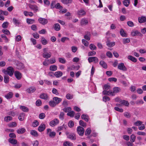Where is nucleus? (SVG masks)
<instances>
[{
	"label": "nucleus",
	"mask_w": 146,
	"mask_h": 146,
	"mask_svg": "<svg viewBox=\"0 0 146 146\" xmlns=\"http://www.w3.org/2000/svg\"><path fill=\"white\" fill-rule=\"evenodd\" d=\"M121 91V89L118 87H115L113 89V91H106L104 90L103 92V94L104 95H111L114 96L115 94L118 93Z\"/></svg>",
	"instance_id": "1"
},
{
	"label": "nucleus",
	"mask_w": 146,
	"mask_h": 146,
	"mask_svg": "<svg viewBox=\"0 0 146 146\" xmlns=\"http://www.w3.org/2000/svg\"><path fill=\"white\" fill-rule=\"evenodd\" d=\"M14 70L13 68L11 67H8L7 70L3 69L2 70V72L5 74H8L9 76H11L13 74Z\"/></svg>",
	"instance_id": "2"
},
{
	"label": "nucleus",
	"mask_w": 146,
	"mask_h": 146,
	"mask_svg": "<svg viewBox=\"0 0 146 146\" xmlns=\"http://www.w3.org/2000/svg\"><path fill=\"white\" fill-rule=\"evenodd\" d=\"M44 52L43 53L42 56L43 57L46 59H48L50 58L51 56V53L49 52H47V48H44L43 50Z\"/></svg>",
	"instance_id": "3"
},
{
	"label": "nucleus",
	"mask_w": 146,
	"mask_h": 146,
	"mask_svg": "<svg viewBox=\"0 0 146 146\" xmlns=\"http://www.w3.org/2000/svg\"><path fill=\"white\" fill-rule=\"evenodd\" d=\"M65 133L68 138L74 140L76 139V137L74 133H70L68 131H66Z\"/></svg>",
	"instance_id": "4"
},
{
	"label": "nucleus",
	"mask_w": 146,
	"mask_h": 146,
	"mask_svg": "<svg viewBox=\"0 0 146 146\" xmlns=\"http://www.w3.org/2000/svg\"><path fill=\"white\" fill-rule=\"evenodd\" d=\"M77 131L79 135L80 136L83 135L84 131V130L83 128L81 126H78L77 127Z\"/></svg>",
	"instance_id": "5"
},
{
	"label": "nucleus",
	"mask_w": 146,
	"mask_h": 146,
	"mask_svg": "<svg viewBox=\"0 0 146 146\" xmlns=\"http://www.w3.org/2000/svg\"><path fill=\"white\" fill-rule=\"evenodd\" d=\"M59 120L55 118L51 121L49 123L50 125L52 127H54L58 124Z\"/></svg>",
	"instance_id": "6"
},
{
	"label": "nucleus",
	"mask_w": 146,
	"mask_h": 146,
	"mask_svg": "<svg viewBox=\"0 0 146 146\" xmlns=\"http://www.w3.org/2000/svg\"><path fill=\"white\" fill-rule=\"evenodd\" d=\"M47 134L51 137H54L56 135L55 132L54 131H52L51 129H47Z\"/></svg>",
	"instance_id": "7"
},
{
	"label": "nucleus",
	"mask_w": 146,
	"mask_h": 146,
	"mask_svg": "<svg viewBox=\"0 0 146 146\" xmlns=\"http://www.w3.org/2000/svg\"><path fill=\"white\" fill-rule=\"evenodd\" d=\"M88 60L89 62L90 63L93 62L94 63H96L98 62V58L96 57L93 56L89 57L88 58Z\"/></svg>",
	"instance_id": "8"
},
{
	"label": "nucleus",
	"mask_w": 146,
	"mask_h": 146,
	"mask_svg": "<svg viewBox=\"0 0 146 146\" xmlns=\"http://www.w3.org/2000/svg\"><path fill=\"white\" fill-rule=\"evenodd\" d=\"M117 68L118 69L124 71H126L127 70V68L123 63L119 64L118 65Z\"/></svg>",
	"instance_id": "9"
},
{
	"label": "nucleus",
	"mask_w": 146,
	"mask_h": 146,
	"mask_svg": "<svg viewBox=\"0 0 146 146\" xmlns=\"http://www.w3.org/2000/svg\"><path fill=\"white\" fill-rule=\"evenodd\" d=\"M9 142L13 145H16L18 146L17 141L14 139L10 138L9 139Z\"/></svg>",
	"instance_id": "10"
},
{
	"label": "nucleus",
	"mask_w": 146,
	"mask_h": 146,
	"mask_svg": "<svg viewBox=\"0 0 146 146\" xmlns=\"http://www.w3.org/2000/svg\"><path fill=\"white\" fill-rule=\"evenodd\" d=\"M38 21L39 23L43 25H44L48 22L47 19L43 18H40L38 19Z\"/></svg>",
	"instance_id": "11"
},
{
	"label": "nucleus",
	"mask_w": 146,
	"mask_h": 146,
	"mask_svg": "<svg viewBox=\"0 0 146 146\" xmlns=\"http://www.w3.org/2000/svg\"><path fill=\"white\" fill-rule=\"evenodd\" d=\"M15 76L18 80H20L22 78L21 74L18 71H16L14 73Z\"/></svg>",
	"instance_id": "12"
},
{
	"label": "nucleus",
	"mask_w": 146,
	"mask_h": 146,
	"mask_svg": "<svg viewBox=\"0 0 146 146\" xmlns=\"http://www.w3.org/2000/svg\"><path fill=\"white\" fill-rule=\"evenodd\" d=\"M45 125L42 123L40 125L38 128V130L40 132H42L45 129Z\"/></svg>",
	"instance_id": "13"
},
{
	"label": "nucleus",
	"mask_w": 146,
	"mask_h": 146,
	"mask_svg": "<svg viewBox=\"0 0 146 146\" xmlns=\"http://www.w3.org/2000/svg\"><path fill=\"white\" fill-rule=\"evenodd\" d=\"M67 127V125L65 123H64L63 125L61 126H59L57 128V131H58L62 130L64 129H66Z\"/></svg>",
	"instance_id": "14"
},
{
	"label": "nucleus",
	"mask_w": 146,
	"mask_h": 146,
	"mask_svg": "<svg viewBox=\"0 0 146 146\" xmlns=\"http://www.w3.org/2000/svg\"><path fill=\"white\" fill-rule=\"evenodd\" d=\"M29 8L33 10L35 12H36L38 10V7L37 6L29 4Z\"/></svg>",
	"instance_id": "15"
},
{
	"label": "nucleus",
	"mask_w": 146,
	"mask_h": 146,
	"mask_svg": "<svg viewBox=\"0 0 146 146\" xmlns=\"http://www.w3.org/2000/svg\"><path fill=\"white\" fill-rule=\"evenodd\" d=\"M131 35L133 36L139 35L141 36L142 35L138 31H133L131 33Z\"/></svg>",
	"instance_id": "16"
},
{
	"label": "nucleus",
	"mask_w": 146,
	"mask_h": 146,
	"mask_svg": "<svg viewBox=\"0 0 146 146\" xmlns=\"http://www.w3.org/2000/svg\"><path fill=\"white\" fill-rule=\"evenodd\" d=\"M63 75L62 72L60 71H58L55 72L54 75L56 78H59L62 76Z\"/></svg>",
	"instance_id": "17"
},
{
	"label": "nucleus",
	"mask_w": 146,
	"mask_h": 146,
	"mask_svg": "<svg viewBox=\"0 0 146 146\" xmlns=\"http://www.w3.org/2000/svg\"><path fill=\"white\" fill-rule=\"evenodd\" d=\"M88 23L87 20L85 19H82L80 22V24L82 25L85 26L87 25Z\"/></svg>",
	"instance_id": "18"
},
{
	"label": "nucleus",
	"mask_w": 146,
	"mask_h": 146,
	"mask_svg": "<svg viewBox=\"0 0 146 146\" xmlns=\"http://www.w3.org/2000/svg\"><path fill=\"white\" fill-rule=\"evenodd\" d=\"M25 113H21L19 114L18 117V119L21 121H23L25 119Z\"/></svg>",
	"instance_id": "19"
},
{
	"label": "nucleus",
	"mask_w": 146,
	"mask_h": 146,
	"mask_svg": "<svg viewBox=\"0 0 146 146\" xmlns=\"http://www.w3.org/2000/svg\"><path fill=\"white\" fill-rule=\"evenodd\" d=\"M138 20L139 22L140 23H144L146 21V18L144 17H139Z\"/></svg>",
	"instance_id": "20"
},
{
	"label": "nucleus",
	"mask_w": 146,
	"mask_h": 146,
	"mask_svg": "<svg viewBox=\"0 0 146 146\" xmlns=\"http://www.w3.org/2000/svg\"><path fill=\"white\" fill-rule=\"evenodd\" d=\"M19 108L23 111L25 112H27L29 111V109L27 107L24 106H20Z\"/></svg>",
	"instance_id": "21"
},
{
	"label": "nucleus",
	"mask_w": 146,
	"mask_h": 146,
	"mask_svg": "<svg viewBox=\"0 0 146 146\" xmlns=\"http://www.w3.org/2000/svg\"><path fill=\"white\" fill-rule=\"evenodd\" d=\"M120 103L122 105V106L124 105L125 106H128L129 105V103L127 101L124 100L120 101Z\"/></svg>",
	"instance_id": "22"
},
{
	"label": "nucleus",
	"mask_w": 146,
	"mask_h": 146,
	"mask_svg": "<svg viewBox=\"0 0 146 146\" xmlns=\"http://www.w3.org/2000/svg\"><path fill=\"white\" fill-rule=\"evenodd\" d=\"M53 101H54L56 104H59L62 101V99L57 97H54L53 98Z\"/></svg>",
	"instance_id": "23"
},
{
	"label": "nucleus",
	"mask_w": 146,
	"mask_h": 146,
	"mask_svg": "<svg viewBox=\"0 0 146 146\" xmlns=\"http://www.w3.org/2000/svg\"><path fill=\"white\" fill-rule=\"evenodd\" d=\"M13 95V93L12 92H10L6 94L5 96V97L7 99H9L12 97Z\"/></svg>",
	"instance_id": "24"
},
{
	"label": "nucleus",
	"mask_w": 146,
	"mask_h": 146,
	"mask_svg": "<svg viewBox=\"0 0 146 146\" xmlns=\"http://www.w3.org/2000/svg\"><path fill=\"white\" fill-rule=\"evenodd\" d=\"M17 68L19 69H22L24 67L23 64L20 62H18L17 64Z\"/></svg>",
	"instance_id": "25"
},
{
	"label": "nucleus",
	"mask_w": 146,
	"mask_h": 146,
	"mask_svg": "<svg viewBox=\"0 0 146 146\" xmlns=\"http://www.w3.org/2000/svg\"><path fill=\"white\" fill-rule=\"evenodd\" d=\"M35 90L34 88L31 87L27 89L26 91L28 93H32L34 92Z\"/></svg>",
	"instance_id": "26"
},
{
	"label": "nucleus",
	"mask_w": 146,
	"mask_h": 146,
	"mask_svg": "<svg viewBox=\"0 0 146 146\" xmlns=\"http://www.w3.org/2000/svg\"><path fill=\"white\" fill-rule=\"evenodd\" d=\"M25 131V129L24 128H22L18 129L17 130V132L19 134H21L24 133Z\"/></svg>",
	"instance_id": "27"
},
{
	"label": "nucleus",
	"mask_w": 146,
	"mask_h": 146,
	"mask_svg": "<svg viewBox=\"0 0 146 146\" xmlns=\"http://www.w3.org/2000/svg\"><path fill=\"white\" fill-rule=\"evenodd\" d=\"M78 14L80 16H83L86 15V12L84 10L80 9L78 11Z\"/></svg>",
	"instance_id": "28"
},
{
	"label": "nucleus",
	"mask_w": 146,
	"mask_h": 146,
	"mask_svg": "<svg viewBox=\"0 0 146 146\" xmlns=\"http://www.w3.org/2000/svg\"><path fill=\"white\" fill-rule=\"evenodd\" d=\"M127 58L129 60L134 62H136L137 61V59L135 58L131 55L128 56Z\"/></svg>",
	"instance_id": "29"
},
{
	"label": "nucleus",
	"mask_w": 146,
	"mask_h": 146,
	"mask_svg": "<svg viewBox=\"0 0 146 146\" xmlns=\"http://www.w3.org/2000/svg\"><path fill=\"white\" fill-rule=\"evenodd\" d=\"M41 42L43 45H45L48 43L47 40L44 37H41Z\"/></svg>",
	"instance_id": "30"
},
{
	"label": "nucleus",
	"mask_w": 146,
	"mask_h": 146,
	"mask_svg": "<svg viewBox=\"0 0 146 146\" xmlns=\"http://www.w3.org/2000/svg\"><path fill=\"white\" fill-rule=\"evenodd\" d=\"M30 133L32 135L35 137H37L38 135L37 132L35 130H31Z\"/></svg>",
	"instance_id": "31"
},
{
	"label": "nucleus",
	"mask_w": 146,
	"mask_h": 146,
	"mask_svg": "<svg viewBox=\"0 0 146 146\" xmlns=\"http://www.w3.org/2000/svg\"><path fill=\"white\" fill-rule=\"evenodd\" d=\"M57 67L55 65H51L50 66L49 69L52 71H55L57 70Z\"/></svg>",
	"instance_id": "32"
},
{
	"label": "nucleus",
	"mask_w": 146,
	"mask_h": 146,
	"mask_svg": "<svg viewBox=\"0 0 146 146\" xmlns=\"http://www.w3.org/2000/svg\"><path fill=\"white\" fill-rule=\"evenodd\" d=\"M100 64L104 68H107V65L103 61H101L100 62Z\"/></svg>",
	"instance_id": "33"
},
{
	"label": "nucleus",
	"mask_w": 146,
	"mask_h": 146,
	"mask_svg": "<svg viewBox=\"0 0 146 146\" xmlns=\"http://www.w3.org/2000/svg\"><path fill=\"white\" fill-rule=\"evenodd\" d=\"M12 117L10 116H7L5 117L4 118V121L6 122H8L9 121H11L12 119Z\"/></svg>",
	"instance_id": "34"
},
{
	"label": "nucleus",
	"mask_w": 146,
	"mask_h": 146,
	"mask_svg": "<svg viewBox=\"0 0 146 146\" xmlns=\"http://www.w3.org/2000/svg\"><path fill=\"white\" fill-rule=\"evenodd\" d=\"M40 98L42 99L46 100L48 98V96L47 94L43 93L41 94L40 96Z\"/></svg>",
	"instance_id": "35"
},
{
	"label": "nucleus",
	"mask_w": 146,
	"mask_h": 146,
	"mask_svg": "<svg viewBox=\"0 0 146 146\" xmlns=\"http://www.w3.org/2000/svg\"><path fill=\"white\" fill-rule=\"evenodd\" d=\"M81 117L82 119L86 121H88L89 118L87 115L83 114L82 115Z\"/></svg>",
	"instance_id": "36"
},
{
	"label": "nucleus",
	"mask_w": 146,
	"mask_h": 146,
	"mask_svg": "<svg viewBox=\"0 0 146 146\" xmlns=\"http://www.w3.org/2000/svg\"><path fill=\"white\" fill-rule=\"evenodd\" d=\"M54 29L56 31H59L60 29V26L58 23L55 24L54 26Z\"/></svg>",
	"instance_id": "37"
},
{
	"label": "nucleus",
	"mask_w": 146,
	"mask_h": 146,
	"mask_svg": "<svg viewBox=\"0 0 146 146\" xmlns=\"http://www.w3.org/2000/svg\"><path fill=\"white\" fill-rule=\"evenodd\" d=\"M120 33L121 35L123 37H127V34L123 29H121Z\"/></svg>",
	"instance_id": "38"
},
{
	"label": "nucleus",
	"mask_w": 146,
	"mask_h": 146,
	"mask_svg": "<svg viewBox=\"0 0 146 146\" xmlns=\"http://www.w3.org/2000/svg\"><path fill=\"white\" fill-rule=\"evenodd\" d=\"M72 0H61V2L65 4H70L72 2Z\"/></svg>",
	"instance_id": "39"
},
{
	"label": "nucleus",
	"mask_w": 146,
	"mask_h": 146,
	"mask_svg": "<svg viewBox=\"0 0 146 146\" xmlns=\"http://www.w3.org/2000/svg\"><path fill=\"white\" fill-rule=\"evenodd\" d=\"M4 80L5 83H7L9 80V77L7 75H5L4 76Z\"/></svg>",
	"instance_id": "40"
},
{
	"label": "nucleus",
	"mask_w": 146,
	"mask_h": 146,
	"mask_svg": "<svg viewBox=\"0 0 146 146\" xmlns=\"http://www.w3.org/2000/svg\"><path fill=\"white\" fill-rule=\"evenodd\" d=\"M43 65L45 66H48L50 64L49 59H45L42 63Z\"/></svg>",
	"instance_id": "41"
},
{
	"label": "nucleus",
	"mask_w": 146,
	"mask_h": 146,
	"mask_svg": "<svg viewBox=\"0 0 146 146\" xmlns=\"http://www.w3.org/2000/svg\"><path fill=\"white\" fill-rule=\"evenodd\" d=\"M115 45L114 42H110L109 41L107 42V45L109 47H111Z\"/></svg>",
	"instance_id": "42"
},
{
	"label": "nucleus",
	"mask_w": 146,
	"mask_h": 146,
	"mask_svg": "<svg viewBox=\"0 0 146 146\" xmlns=\"http://www.w3.org/2000/svg\"><path fill=\"white\" fill-rule=\"evenodd\" d=\"M130 3V0H124L123 2V4L126 7H128Z\"/></svg>",
	"instance_id": "43"
},
{
	"label": "nucleus",
	"mask_w": 146,
	"mask_h": 146,
	"mask_svg": "<svg viewBox=\"0 0 146 146\" xmlns=\"http://www.w3.org/2000/svg\"><path fill=\"white\" fill-rule=\"evenodd\" d=\"M24 15L26 16L29 15L30 16H32L33 14L31 12H28L26 11H25L24 12Z\"/></svg>",
	"instance_id": "44"
},
{
	"label": "nucleus",
	"mask_w": 146,
	"mask_h": 146,
	"mask_svg": "<svg viewBox=\"0 0 146 146\" xmlns=\"http://www.w3.org/2000/svg\"><path fill=\"white\" fill-rule=\"evenodd\" d=\"M63 145L64 146H73V145L71 143L66 141L64 143Z\"/></svg>",
	"instance_id": "45"
},
{
	"label": "nucleus",
	"mask_w": 146,
	"mask_h": 146,
	"mask_svg": "<svg viewBox=\"0 0 146 146\" xmlns=\"http://www.w3.org/2000/svg\"><path fill=\"white\" fill-rule=\"evenodd\" d=\"M90 48L91 50H96V47L93 44H91L89 45Z\"/></svg>",
	"instance_id": "46"
},
{
	"label": "nucleus",
	"mask_w": 146,
	"mask_h": 146,
	"mask_svg": "<svg viewBox=\"0 0 146 146\" xmlns=\"http://www.w3.org/2000/svg\"><path fill=\"white\" fill-rule=\"evenodd\" d=\"M123 44H125L129 43L130 42V39L129 38H124L123 39Z\"/></svg>",
	"instance_id": "47"
},
{
	"label": "nucleus",
	"mask_w": 146,
	"mask_h": 146,
	"mask_svg": "<svg viewBox=\"0 0 146 146\" xmlns=\"http://www.w3.org/2000/svg\"><path fill=\"white\" fill-rule=\"evenodd\" d=\"M27 22L28 24H30L34 23L35 22V20L34 19H27Z\"/></svg>",
	"instance_id": "48"
},
{
	"label": "nucleus",
	"mask_w": 146,
	"mask_h": 146,
	"mask_svg": "<svg viewBox=\"0 0 146 146\" xmlns=\"http://www.w3.org/2000/svg\"><path fill=\"white\" fill-rule=\"evenodd\" d=\"M8 126L10 127H14L17 126V123L15 122H12L8 124Z\"/></svg>",
	"instance_id": "49"
},
{
	"label": "nucleus",
	"mask_w": 146,
	"mask_h": 146,
	"mask_svg": "<svg viewBox=\"0 0 146 146\" xmlns=\"http://www.w3.org/2000/svg\"><path fill=\"white\" fill-rule=\"evenodd\" d=\"M49 105L52 107H54L57 105L53 100V101H50L49 102Z\"/></svg>",
	"instance_id": "50"
},
{
	"label": "nucleus",
	"mask_w": 146,
	"mask_h": 146,
	"mask_svg": "<svg viewBox=\"0 0 146 146\" xmlns=\"http://www.w3.org/2000/svg\"><path fill=\"white\" fill-rule=\"evenodd\" d=\"M136 139V136L132 134L130 136V141L131 142L135 141Z\"/></svg>",
	"instance_id": "51"
},
{
	"label": "nucleus",
	"mask_w": 146,
	"mask_h": 146,
	"mask_svg": "<svg viewBox=\"0 0 146 146\" xmlns=\"http://www.w3.org/2000/svg\"><path fill=\"white\" fill-rule=\"evenodd\" d=\"M91 132V130L90 128H88L86 131L85 134L86 135H89L90 134Z\"/></svg>",
	"instance_id": "52"
},
{
	"label": "nucleus",
	"mask_w": 146,
	"mask_h": 146,
	"mask_svg": "<svg viewBox=\"0 0 146 146\" xmlns=\"http://www.w3.org/2000/svg\"><path fill=\"white\" fill-rule=\"evenodd\" d=\"M49 60V62L50 64H52L55 63L56 62L55 58H50Z\"/></svg>",
	"instance_id": "53"
},
{
	"label": "nucleus",
	"mask_w": 146,
	"mask_h": 146,
	"mask_svg": "<svg viewBox=\"0 0 146 146\" xmlns=\"http://www.w3.org/2000/svg\"><path fill=\"white\" fill-rule=\"evenodd\" d=\"M22 37L20 35H17L15 38V40L17 42H19L20 41Z\"/></svg>",
	"instance_id": "54"
},
{
	"label": "nucleus",
	"mask_w": 146,
	"mask_h": 146,
	"mask_svg": "<svg viewBox=\"0 0 146 146\" xmlns=\"http://www.w3.org/2000/svg\"><path fill=\"white\" fill-rule=\"evenodd\" d=\"M79 124L81 125L84 127H85L86 126V123L84 122L82 120H80L79 121Z\"/></svg>",
	"instance_id": "55"
},
{
	"label": "nucleus",
	"mask_w": 146,
	"mask_h": 146,
	"mask_svg": "<svg viewBox=\"0 0 146 146\" xmlns=\"http://www.w3.org/2000/svg\"><path fill=\"white\" fill-rule=\"evenodd\" d=\"M39 124L38 121L37 120H35L32 124V126L35 127L37 126Z\"/></svg>",
	"instance_id": "56"
},
{
	"label": "nucleus",
	"mask_w": 146,
	"mask_h": 146,
	"mask_svg": "<svg viewBox=\"0 0 146 146\" xmlns=\"http://www.w3.org/2000/svg\"><path fill=\"white\" fill-rule=\"evenodd\" d=\"M111 86L108 84H106L104 85V89L105 90H107L111 88Z\"/></svg>",
	"instance_id": "57"
},
{
	"label": "nucleus",
	"mask_w": 146,
	"mask_h": 146,
	"mask_svg": "<svg viewBox=\"0 0 146 146\" xmlns=\"http://www.w3.org/2000/svg\"><path fill=\"white\" fill-rule=\"evenodd\" d=\"M75 114V113L74 111H70V112H68L67 115L71 117H73L74 116Z\"/></svg>",
	"instance_id": "58"
},
{
	"label": "nucleus",
	"mask_w": 146,
	"mask_h": 146,
	"mask_svg": "<svg viewBox=\"0 0 146 146\" xmlns=\"http://www.w3.org/2000/svg\"><path fill=\"white\" fill-rule=\"evenodd\" d=\"M58 59L59 62L61 63L64 64L66 62V60L64 58H59Z\"/></svg>",
	"instance_id": "59"
},
{
	"label": "nucleus",
	"mask_w": 146,
	"mask_h": 146,
	"mask_svg": "<svg viewBox=\"0 0 146 146\" xmlns=\"http://www.w3.org/2000/svg\"><path fill=\"white\" fill-rule=\"evenodd\" d=\"M68 126L70 127H72L74 126V122L72 121H70L68 124Z\"/></svg>",
	"instance_id": "60"
},
{
	"label": "nucleus",
	"mask_w": 146,
	"mask_h": 146,
	"mask_svg": "<svg viewBox=\"0 0 146 146\" xmlns=\"http://www.w3.org/2000/svg\"><path fill=\"white\" fill-rule=\"evenodd\" d=\"M71 110V108L70 107H68L66 108H64L63 109V110L66 112L68 113L70 112Z\"/></svg>",
	"instance_id": "61"
},
{
	"label": "nucleus",
	"mask_w": 146,
	"mask_h": 146,
	"mask_svg": "<svg viewBox=\"0 0 146 146\" xmlns=\"http://www.w3.org/2000/svg\"><path fill=\"white\" fill-rule=\"evenodd\" d=\"M114 109L117 111L120 112H123V110L122 108H120L117 107H115L114 108Z\"/></svg>",
	"instance_id": "62"
},
{
	"label": "nucleus",
	"mask_w": 146,
	"mask_h": 146,
	"mask_svg": "<svg viewBox=\"0 0 146 146\" xmlns=\"http://www.w3.org/2000/svg\"><path fill=\"white\" fill-rule=\"evenodd\" d=\"M3 33L7 35H9L10 34V33L9 31L7 29H3L2 30Z\"/></svg>",
	"instance_id": "63"
},
{
	"label": "nucleus",
	"mask_w": 146,
	"mask_h": 146,
	"mask_svg": "<svg viewBox=\"0 0 146 146\" xmlns=\"http://www.w3.org/2000/svg\"><path fill=\"white\" fill-rule=\"evenodd\" d=\"M96 54V52L94 51H90L88 53V56H93L95 55Z\"/></svg>",
	"instance_id": "64"
}]
</instances>
